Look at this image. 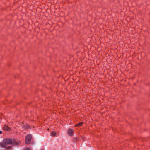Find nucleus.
I'll return each mask as SVG.
<instances>
[{"mask_svg":"<svg viewBox=\"0 0 150 150\" xmlns=\"http://www.w3.org/2000/svg\"><path fill=\"white\" fill-rule=\"evenodd\" d=\"M25 150H30V149L28 148H26L25 149Z\"/></svg>","mask_w":150,"mask_h":150,"instance_id":"6e6552de","label":"nucleus"},{"mask_svg":"<svg viewBox=\"0 0 150 150\" xmlns=\"http://www.w3.org/2000/svg\"><path fill=\"white\" fill-rule=\"evenodd\" d=\"M3 143L0 142V145L3 148H6L7 149H10L11 148L10 146L6 147L7 145L12 144L18 145L20 142H16L15 140H12L10 138H6L4 139L3 141Z\"/></svg>","mask_w":150,"mask_h":150,"instance_id":"f257e3e1","label":"nucleus"},{"mask_svg":"<svg viewBox=\"0 0 150 150\" xmlns=\"http://www.w3.org/2000/svg\"><path fill=\"white\" fill-rule=\"evenodd\" d=\"M40 150H43V149H41Z\"/></svg>","mask_w":150,"mask_h":150,"instance_id":"9d476101","label":"nucleus"},{"mask_svg":"<svg viewBox=\"0 0 150 150\" xmlns=\"http://www.w3.org/2000/svg\"><path fill=\"white\" fill-rule=\"evenodd\" d=\"M56 132L54 131H52L51 133V135H52V136L54 137L56 136Z\"/></svg>","mask_w":150,"mask_h":150,"instance_id":"20e7f679","label":"nucleus"},{"mask_svg":"<svg viewBox=\"0 0 150 150\" xmlns=\"http://www.w3.org/2000/svg\"><path fill=\"white\" fill-rule=\"evenodd\" d=\"M2 133V132L1 131H0V134H1Z\"/></svg>","mask_w":150,"mask_h":150,"instance_id":"1a4fd4ad","label":"nucleus"},{"mask_svg":"<svg viewBox=\"0 0 150 150\" xmlns=\"http://www.w3.org/2000/svg\"><path fill=\"white\" fill-rule=\"evenodd\" d=\"M23 128L24 129H27L30 127L29 125H24L23 126Z\"/></svg>","mask_w":150,"mask_h":150,"instance_id":"423d86ee","label":"nucleus"},{"mask_svg":"<svg viewBox=\"0 0 150 150\" xmlns=\"http://www.w3.org/2000/svg\"><path fill=\"white\" fill-rule=\"evenodd\" d=\"M83 122H79V123L77 124L75 126L76 127L78 126H81L83 124Z\"/></svg>","mask_w":150,"mask_h":150,"instance_id":"0eeeda50","label":"nucleus"},{"mask_svg":"<svg viewBox=\"0 0 150 150\" xmlns=\"http://www.w3.org/2000/svg\"><path fill=\"white\" fill-rule=\"evenodd\" d=\"M31 135L30 134H28L25 139V143L27 144H29L31 141Z\"/></svg>","mask_w":150,"mask_h":150,"instance_id":"f03ea898","label":"nucleus"},{"mask_svg":"<svg viewBox=\"0 0 150 150\" xmlns=\"http://www.w3.org/2000/svg\"><path fill=\"white\" fill-rule=\"evenodd\" d=\"M4 129L5 130H10L9 128L6 125H5L4 127Z\"/></svg>","mask_w":150,"mask_h":150,"instance_id":"39448f33","label":"nucleus"},{"mask_svg":"<svg viewBox=\"0 0 150 150\" xmlns=\"http://www.w3.org/2000/svg\"><path fill=\"white\" fill-rule=\"evenodd\" d=\"M73 133V131L71 129H69L68 131V134L70 136H72Z\"/></svg>","mask_w":150,"mask_h":150,"instance_id":"7ed1b4c3","label":"nucleus"}]
</instances>
